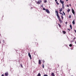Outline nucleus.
Segmentation results:
<instances>
[{"label": "nucleus", "mask_w": 76, "mask_h": 76, "mask_svg": "<svg viewBox=\"0 0 76 76\" xmlns=\"http://www.w3.org/2000/svg\"><path fill=\"white\" fill-rule=\"evenodd\" d=\"M56 15L57 14V16L58 17V19L59 22H60V23H62V21L61 20V19L60 18V17L59 16V15H58V11H55Z\"/></svg>", "instance_id": "f257e3e1"}, {"label": "nucleus", "mask_w": 76, "mask_h": 76, "mask_svg": "<svg viewBox=\"0 0 76 76\" xmlns=\"http://www.w3.org/2000/svg\"><path fill=\"white\" fill-rule=\"evenodd\" d=\"M28 56L29 57H30V59H32V57H31V54H30V53H29V52L28 53Z\"/></svg>", "instance_id": "f03ea898"}, {"label": "nucleus", "mask_w": 76, "mask_h": 76, "mask_svg": "<svg viewBox=\"0 0 76 76\" xmlns=\"http://www.w3.org/2000/svg\"><path fill=\"white\" fill-rule=\"evenodd\" d=\"M46 12L47 13H50V11H49V10L47 9H46Z\"/></svg>", "instance_id": "7ed1b4c3"}, {"label": "nucleus", "mask_w": 76, "mask_h": 76, "mask_svg": "<svg viewBox=\"0 0 76 76\" xmlns=\"http://www.w3.org/2000/svg\"><path fill=\"white\" fill-rule=\"evenodd\" d=\"M42 2V1L41 0H39L38 1H37V3L38 4H40Z\"/></svg>", "instance_id": "20e7f679"}, {"label": "nucleus", "mask_w": 76, "mask_h": 76, "mask_svg": "<svg viewBox=\"0 0 76 76\" xmlns=\"http://www.w3.org/2000/svg\"><path fill=\"white\" fill-rule=\"evenodd\" d=\"M60 2L61 4H62V5H64V1H62L61 0H60Z\"/></svg>", "instance_id": "39448f33"}, {"label": "nucleus", "mask_w": 76, "mask_h": 76, "mask_svg": "<svg viewBox=\"0 0 76 76\" xmlns=\"http://www.w3.org/2000/svg\"><path fill=\"white\" fill-rule=\"evenodd\" d=\"M5 75L6 76H8V75H9V74H8V72H6L5 73Z\"/></svg>", "instance_id": "423d86ee"}, {"label": "nucleus", "mask_w": 76, "mask_h": 76, "mask_svg": "<svg viewBox=\"0 0 76 76\" xmlns=\"http://www.w3.org/2000/svg\"><path fill=\"white\" fill-rule=\"evenodd\" d=\"M72 12L74 15H75V11H74V10L72 9Z\"/></svg>", "instance_id": "0eeeda50"}, {"label": "nucleus", "mask_w": 76, "mask_h": 76, "mask_svg": "<svg viewBox=\"0 0 76 76\" xmlns=\"http://www.w3.org/2000/svg\"><path fill=\"white\" fill-rule=\"evenodd\" d=\"M51 75L52 76H55V75H54V73L53 72L52 73Z\"/></svg>", "instance_id": "6e6552de"}, {"label": "nucleus", "mask_w": 76, "mask_h": 76, "mask_svg": "<svg viewBox=\"0 0 76 76\" xmlns=\"http://www.w3.org/2000/svg\"><path fill=\"white\" fill-rule=\"evenodd\" d=\"M41 60H39V64H41Z\"/></svg>", "instance_id": "1a4fd4ad"}, {"label": "nucleus", "mask_w": 76, "mask_h": 76, "mask_svg": "<svg viewBox=\"0 0 76 76\" xmlns=\"http://www.w3.org/2000/svg\"><path fill=\"white\" fill-rule=\"evenodd\" d=\"M72 24H73V25H75V20L73 21Z\"/></svg>", "instance_id": "9d476101"}, {"label": "nucleus", "mask_w": 76, "mask_h": 76, "mask_svg": "<svg viewBox=\"0 0 76 76\" xmlns=\"http://www.w3.org/2000/svg\"><path fill=\"white\" fill-rule=\"evenodd\" d=\"M62 10H63V8H61L59 12H61Z\"/></svg>", "instance_id": "9b49d317"}, {"label": "nucleus", "mask_w": 76, "mask_h": 76, "mask_svg": "<svg viewBox=\"0 0 76 76\" xmlns=\"http://www.w3.org/2000/svg\"><path fill=\"white\" fill-rule=\"evenodd\" d=\"M62 32L64 34H66V33L65 31H63Z\"/></svg>", "instance_id": "f8f14e48"}, {"label": "nucleus", "mask_w": 76, "mask_h": 76, "mask_svg": "<svg viewBox=\"0 0 76 76\" xmlns=\"http://www.w3.org/2000/svg\"><path fill=\"white\" fill-rule=\"evenodd\" d=\"M70 27L71 29H72V25L71 24L70 25Z\"/></svg>", "instance_id": "ddd939ff"}, {"label": "nucleus", "mask_w": 76, "mask_h": 76, "mask_svg": "<svg viewBox=\"0 0 76 76\" xmlns=\"http://www.w3.org/2000/svg\"><path fill=\"white\" fill-rule=\"evenodd\" d=\"M38 76H41V74L40 73H39L37 75Z\"/></svg>", "instance_id": "4468645a"}, {"label": "nucleus", "mask_w": 76, "mask_h": 76, "mask_svg": "<svg viewBox=\"0 0 76 76\" xmlns=\"http://www.w3.org/2000/svg\"><path fill=\"white\" fill-rule=\"evenodd\" d=\"M58 25L59 27H60V28L61 27V25H60V24H58Z\"/></svg>", "instance_id": "2eb2a0df"}, {"label": "nucleus", "mask_w": 76, "mask_h": 76, "mask_svg": "<svg viewBox=\"0 0 76 76\" xmlns=\"http://www.w3.org/2000/svg\"><path fill=\"white\" fill-rule=\"evenodd\" d=\"M43 10L46 11V9H45V8H43Z\"/></svg>", "instance_id": "dca6fc26"}, {"label": "nucleus", "mask_w": 76, "mask_h": 76, "mask_svg": "<svg viewBox=\"0 0 76 76\" xmlns=\"http://www.w3.org/2000/svg\"><path fill=\"white\" fill-rule=\"evenodd\" d=\"M70 9H68V10H67V12H70Z\"/></svg>", "instance_id": "f3484780"}, {"label": "nucleus", "mask_w": 76, "mask_h": 76, "mask_svg": "<svg viewBox=\"0 0 76 76\" xmlns=\"http://www.w3.org/2000/svg\"><path fill=\"white\" fill-rule=\"evenodd\" d=\"M47 0H45L44 1V3H47Z\"/></svg>", "instance_id": "a211bd4d"}, {"label": "nucleus", "mask_w": 76, "mask_h": 76, "mask_svg": "<svg viewBox=\"0 0 76 76\" xmlns=\"http://www.w3.org/2000/svg\"><path fill=\"white\" fill-rule=\"evenodd\" d=\"M69 47H72V44H70L69 45Z\"/></svg>", "instance_id": "6ab92c4d"}, {"label": "nucleus", "mask_w": 76, "mask_h": 76, "mask_svg": "<svg viewBox=\"0 0 76 76\" xmlns=\"http://www.w3.org/2000/svg\"><path fill=\"white\" fill-rule=\"evenodd\" d=\"M56 4L58 5V4H59V3H58V2H57V1H56Z\"/></svg>", "instance_id": "aec40b11"}, {"label": "nucleus", "mask_w": 76, "mask_h": 76, "mask_svg": "<svg viewBox=\"0 0 76 76\" xmlns=\"http://www.w3.org/2000/svg\"><path fill=\"white\" fill-rule=\"evenodd\" d=\"M63 14H64V15L65 16H66V14H65V13H64V11L63 12Z\"/></svg>", "instance_id": "412c9836"}, {"label": "nucleus", "mask_w": 76, "mask_h": 76, "mask_svg": "<svg viewBox=\"0 0 76 76\" xmlns=\"http://www.w3.org/2000/svg\"><path fill=\"white\" fill-rule=\"evenodd\" d=\"M61 18L62 19H63V16H61Z\"/></svg>", "instance_id": "4be33fe9"}, {"label": "nucleus", "mask_w": 76, "mask_h": 76, "mask_svg": "<svg viewBox=\"0 0 76 76\" xmlns=\"http://www.w3.org/2000/svg\"><path fill=\"white\" fill-rule=\"evenodd\" d=\"M71 17H72V15H69V18H71Z\"/></svg>", "instance_id": "5701e85b"}, {"label": "nucleus", "mask_w": 76, "mask_h": 76, "mask_svg": "<svg viewBox=\"0 0 76 76\" xmlns=\"http://www.w3.org/2000/svg\"><path fill=\"white\" fill-rule=\"evenodd\" d=\"M62 7L63 9H64V5H62Z\"/></svg>", "instance_id": "b1692460"}, {"label": "nucleus", "mask_w": 76, "mask_h": 76, "mask_svg": "<svg viewBox=\"0 0 76 76\" xmlns=\"http://www.w3.org/2000/svg\"><path fill=\"white\" fill-rule=\"evenodd\" d=\"M43 76H48V75H45Z\"/></svg>", "instance_id": "393cba45"}, {"label": "nucleus", "mask_w": 76, "mask_h": 76, "mask_svg": "<svg viewBox=\"0 0 76 76\" xmlns=\"http://www.w3.org/2000/svg\"><path fill=\"white\" fill-rule=\"evenodd\" d=\"M3 44H4V40H3Z\"/></svg>", "instance_id": "a878e982"}, {"label": "nucleus", "mask_w": 76, "mask_h": 76, "mask_svg": "<svg viewBox=\"0 0 76 76\" xmlns=\"http://www.w3.org/2000/svg\"><path fill=\"white\" fill-rule=\"evenodd\" d=\"M60 14H61V15H63V13H62L61 12H59Z\"/></svg>", "instance_id": "bb28decb"}, {"label": "nucleus", "mask_w": 76, "mask_h": 76, "mask_svg": "<svg viewBox=\"0 0 76 76\" xmlns=\"http://www.w3.org/2000/svg\"><path fill=\"white\" fill-rule=\"evenodd\" d=\"M20 65H21V67H23V66H22V64H21Z\"/></svg>", "instance_id": "cd10ccee"}, {"label": "nucleus", "mask_w": 76, "mask_h": 76, "mask_svg": "<svg viewBox=\"0 0 76 76\" xmlns=\"http://www.w3.org/2000/svg\"><path fill=\"white\" fill-rule=\"evenodd\" d=\"M66 6H67V7H69V5H67Z\"/></svg>", "instance_id": "c85d7f7f"}, {"label": "nucleus", "mask_w": 76, "mask_h": 76, "mask_svg": "<svg viewBox=\"0 0 76 76\" xmlns=\"http://www.w3.org/2000/svg\"><path fill=\"white\" fill-rule=\"evenodd\" d=\"M42 67H44V64H42Z\"/></svg>", "instance_id": "c756f323"}, {"label": "nucleus", "mask_w": 76, "mask_h": 76, "mask_svg": "<svg viewBox=\"0 0 76 76\" xmlns=\"http://www.w3.org/2000/svg\"><path fill=\"white\" fill-rule=\"evenodd\" d=\"M1 76H4V74L2 75Z\"/></svg>", "instance_id": "7c9ffc66"}, {"label": "nucleus", "mask_w": 76, "mask_h": 76, "mask_svg": "<svg viewBox=\"0 0 76 76\" xmlns=\"http://www.w3.org/2000/svg\"><path fill=\"white\" fill-rule=\"evenodd\" d=\"M41 7H43V5H41Z\"/></svg>", "instance_id": "2f4dec72"}, {"label": "nucleus", "mask_w": 76, "mask_h": 76, "mask_svg": "<svg viewBox=\"0 0 76 76\" xmlns=\"http://www.w3.org/2000/svg\"><path fill=\"white\" fill-rule=\"evenodd\" d=\"M65 23L66 24H66L67 23V22H65Z\"/></svg>", "instance_id": "473e14b6"}, {"label": "nucleus", "mask_w": 76, "mask_h": 76, "mask_svg": "<svg viewBox=\"0 0 76 76\" xmlns=\"http://www.w3.org/2000/svg\"><path fill=\"white\" fill-rule=\"evenodd\" d=\"M68 30H69V31H70V29H69V28H68Z\"/></svg>", "instance_id": "72a5a7b5"}, {"label": "nucleus", "mask_w": 76, "mask_h": 76, "mask_svg": "<svg viewBox=\"0 0 76 76\" xmlns=\"http://www.w3.org/2000/svg\"><path fill=\"white\" fill-rule=\"evenodd\" d=\"M44 62H45V61H43V63H44Z\"/></svg>", "instance_id": "f704fd0d"}, {"label": "nucleus", "mask_w": 76, "mask_h": 76, "mask_svg": "<svg viewBox=\"0 0 76 76\" xmlns=\"http://www.w3.org/2000/svg\"><path fill=\"white\" fill-rule=\"evenodd\" d=\"M75 38H73V39H75Z\"/></svg>", "instance_id": "c9c22d12"}, {"label": "nucleus", "mask_w": 76, "mask_h": 76, "mask_svg": "<svg viewBox=\"0 0 76 76\" xmlns=\"http://www.w3.org/2000/svg\"><path fill=\"white\" fill-rule=\"evenodd\" d=\"M57 0H55V1H56V2H57Z\"/></svg>", "instance_id": "e433bc0d"}, {"label": "nucleus", "mask_w": 76, "mask_h": 76, "mask_svg": "<svg viewBox=\"0 0 76 76\" xmlns=\"http://www.w3.org/2000/svg\"><path fill=\"white\" fill-rule=\"evenodd\" d=\"M69 6H71V4H69Z\"/></svg>", "instance_id": "4c0bfd02"}, {"label": "nucleus", "mask_w": 76, "mask_h": 76, "mask_svg": "<svg viewBox=\"0 0 76 76\" xmlns=\"http://www.w3.org/2000/svg\"><path fill=\"white\" fill-rule=\"evenodd\" d=\"M69 0H66V1H67Z\"/></svg>", "instance_id": "58836bf2"}, {"label": "nucleus", "mask_w": 76, "mask_h": 76, "mask_svg": "<svg viewBox=\"0 0 76 76\" xmlns=\"http://www.w3.org/2000/svg\"><path fill=\"white\" fill-rule=\"evenodd\" d=\"M75 44H76V42H75Z\"/></svg>", "instance_id": "ea45409f"}, {"label": "nucleus", "mask_w": 76, "mask_h": 76, "mask_svg": "<svg viewBox=\"0 0 76 76\" xmlns=\"http://www.w3.org/2000/svg\"><path fill=\"white\" fill-rule=\"evenodd\" d=\"M0 43H1V41H0Z\"/></svg>", "instance_id": "a19ab883"}, {"label": "nucleus", "mask_w": 76, "mask_h": 76, "mask_svg": "<svg viewBox=\"0 0 76 76\" xmlns=\"http://www.w3.org/2000/svg\"><path fill=\"white\" fill-rule=\"evenodd\" d=\"M43 69H44V67H43Z\"/></svg>", "instance_id": "79ce46f5"}, {"label": "nucleus", "mask_w": 76, "mask_h": 76, "mask_svg": "<svg viewBox=\"0 0 76 76\" xmlns=\"http://www.w3.org/2000/svg\"><path fill=\"white\" fill-rule=\"evenodd\" d=\"M62 15V16H63V15H64L63 14Z\"/></svg>", "instance_id": "37998d69"}]
</instances>
